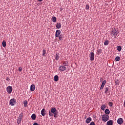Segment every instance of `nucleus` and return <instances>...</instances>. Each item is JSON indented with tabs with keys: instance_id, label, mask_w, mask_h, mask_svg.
I'll list each match as a JSON object with an SVG mask.
<instances>
[{
	"instance_id": "nucleus-34",
	"label": "nucleus",
	"mask_w": 125,
	"mask_h": 125,
	"mask_svg": "<svg viewBox=\"0 0 125 125\" xmlns=\"http://www.w3.org/2000/svg\"><path fill=\"white\" fill-rule=\"evenodd\" d=\"M59 39L60 41H62V39H63V37L62 36V35L59 36Z\"/></svg>"
},
{
	"instance_id": "nucleus-22",
	"label": "nucleus",
	"mask_w": 125,
	"mask_h": 125,
	"mask_svg": "<svg viewBox=\"0 0 125 125\" xmlns=\"http://www.w3.org/2000/svg\"><path fill=\"white\" fill-rule=\"evenodd\" d=\"M2 44V46H3V47H5V46H6V42H5V41H3Z\"/></svg>"
},
{
	"instance_id": "nucleus-35",
	"label": "nucleus",
	"mask_w": 125,
	"mask_h": 125,
	"mask_svg": "<svg viewBox=\"0 0 125 125\" xmlns=\"http://www.w3.org/2000/svg\"><path fill=\"white\" fill-rule=\"evenodd\" d=\"M85 9L88 10L89 9V5L88 4L86 5Z\"/></svg>"
},
{
	"instance_id": "nucleus-24",
	"label": "nucleus",
	"mask_w": 125,
	"mask_h": 125,
	"mask_svg": "<svg viewBox=\"0 0 125 125\" xmlns=\"http://www.w3.org/2000/svg\"><path fill=\"white\" fill-rule=\"evenodd\" d=\"M119 84H120V81H119V80H116L115 85H119Z\"/></svg>"
},
{
	"instance_id": "nucleus-39",
	"label": "nucleus",
	"mask_w": 125,
	"mask_h": 125,
	"mask_svg": "<svg viewBox=\"0 0 125 125\" xmlns=\"http://www.w3.org/2000/svg\"><path fill=\"white\" fill-rule=\"evenodd\" d=\"M38 1H42L43 0H38Z\"/></svg>"
},
{
	"instance_id": "nucleus-25",
	"label": "nucleus",
	"mask_w": 125,
	"mask_h": 125,
	"mask_svg": "<svg viewBox=\"0 0 125 125\" xmlns=\"http://www.w3.org/2000/svg\"><path fill=\"white\" fill-rule=\"evenodd\" d=\"M23 104H24V107H27L28 105V102L27 101H25L23 103Z\"/></svg>"
},
{
	"instance_id": "nucleus-33",
	"label": "nucleus",
	"mask_w": 125,
	"mask_h": 125,
	"mask_svg": "<svg viewBox=\"0 0 125 125\" xmlns=\"http://www.w3.org/2000/svg\"><path fill=\"white\" fill-rule=\"evenodd\" d=\"M108 105L110 107H113V103L111 102H109L108 103Z\"/></svg>"
},
{
	"instance_id": "nucleus-11",
	"label": "nucleus",
	"mask_w": 125,
	"mask_h": 125,
	"mask_svg": "<svg viewBox=\"0 0 125 125\" xmlns=\"http://www.w3.org/2000/svg\"><path fill=\"white\" fill-rule=\"evenodd\" d=\"M35 89H36V86H35L34 84H32L30 86V91H34Z\"/></svg>"
},
{
	"instance_id": "nucleus-38",
	"label": "nucleus",
	"mask_w": 125,
	"mask_h": 125,
	"mask_svg": "<svg viewBox=\"0 0 125 125\" xmlns=\"http://www.w3.org/2000/svg\"><path fill=\"white\" fill-rule=\"evenodd\" d=\"M100 81L101 82H102V81H103V78H101L100 79Z\"/></svg>"
},
{
	"instance_id": "nucleus-19",
	"label": "nucleus",
	"mask_w": 125,
	"mask_h": 125,
	"mask_svg": "<svg viewBox=\"0 0 125 125\" xmlns=\"http://www.w3.org/2000/svg\"><path fill=\"white\" fill-rule=\"evenodd\" d=\"M21 121H22V119H21V118H18V119H17V124L18 125H20V124H21Z\"/></svg>"
},
{
	"instance_id": "nucleus-7",
	"label": "nucleus",
	"mask_w": 125,
	"mask_h": 125,
	"mask_svg": "<svg viewBox=\"0 0 125 125\" xmlns=\"http://www.w3.org/2000/svg\"><path fill=\"white\" fill-rule=\"evenodd\" d=\"M60 34H61V31L60 30H57L55 34L56 38H58L60 36Z\"/></svg>"
},
{
	"instance_id": "nucleus-18",
	"label": "nucleus",
	"mask_w": 125,
	"mask_h": 125,
	"mask_svg": "<svg viewBox=\"0 0 125 125\" xmlns=\"http://www.w3.org/2000/svg\"><path fill=\"white\" fill-rule=\"evenodd\" d=\"M56 27L57 29H60V28H61V24L60 23H57Z\"/></svg>"
},
{
	"instance_id": "nucleus-37",
	"label": "nucleus",
	"mask_w": 125,
	"mask_h": 125,
	"mask_svg": "<svg viewBox=\"0 0 125 125\" xmlns=\"http://www.w3.org/2000/svg\"><path fill=\"white\" fill-rule=\"evenodd\" d=\"M89 125H95V123L94 122H91Z\"/></svg>"
},
{
	"instance_id": "nucleus-14",
	"label": "nucleus",
	"mask_w": 125,
	"mask_h": 125,
	"mask_svg": "<svg viewBox=\"0 0 125 125\" xmlns=\"http://www.w3.org/2000/svg\"><path fill=\"white\" fill-rule=\"evenodd\" d=\"M54 80L55 82H58V81L59 80V77L58 75H55L54 77Z\"/></svg>"
},
{
	"instance_id": "nucleus-17",
	"label": "nucleus",
	"mask_w": 125,
	"mask_h": 125,
	"mask_svg": "<svg viewBox=\"0 0 125 125\" xmlns=\"http://www.w3.org/2000/svg\"><path fill=\"white\" fill-rule=\"evenodd\" d=\"M101 110H103V111H104L105 110V109H106V105L105 104H103L101 106Z\"/></svg>"
},
{
	"instance_id": "nucleus-9",
	"label": "nucleus",
	"mask_w": 125,
	"mask_h": 125,
	"mask_svg": "<svg viewBox=\"0 0 125 125\" xmlns=\"http://www.w3.org/2000/svg\"><path fill=\"white\" fill-rule=\"evenodd\" d=\"M106 82L105 80H104V81H103L102 85L100 87L101 90L103 89V88H104V86L105 84H106Z\"/></svg>"
},
{
	"instance_id": "nucleus-5",
	"label": "nucleus",
	"mask_w": 125,
	"mask_h": 125,
	"mask_svg": "<svg viewBox=\"0 0 125 125\" xmlns=\"http://www.w3.org/2000/svg\"><path fill=\"white\" fill-rule=\"evenodd\" d=\"M9 103L11 106H14L15 105V104L16 103V100L15 99H11L10 100Z\"/></svg>"
},
{
	"instance_id": "nucleus-16",
	"label": "nucleus",
	"mask_w": 125,
	"mask_h": 125,
	"mask_svg": "<svg viewBox=\"0 0 125 125\" xmlns=\"http://www.w3.org/2000/svg\"><path fill=\"white\" fill-rule=\"evenodd\" d=\"M104 113L105 115H110V110H109V109H106L105 110Z\"/></svg>"
},
{
	"instance_id": "nucleus-28",
	"label": "nucleus",
	"mask_w": 125,
	"mask_h": 125,
	"mask_svg": "<svg viewBox=\"0 0 125 125\" xmlns=\"http://www.w3.org/2000/svg\"><path fill=\"white\" fill-rule=\"evenodd\" d=\"M55 59L56 60H58L59 59V54H56Z\"/></svg>"
},
{
	"instance_id": "nucleus-36",
	"label": "nucleus",
	"mask_w": 125,
	"mask_h": 125,
	"mask_svg": "<svg viewBox=\"0 0 125 125\" xmlns=\"http://www.w3.org/2000/svg\"><path fill=\"white\" fill-rule=\"evenodd\" d=\"M22 69L21 67H20L19 68V72H22Z\"/></svg>"
},
{
	"instance_id": "nucleus-4",
	"label": "nucleus",
	"mask_w": 125,
	"mask_h": 125,
	"mask_svg": "<svg viewBox=\"0 0 125 125\" xmlns=\"http://www.w3.org/2000/svg\"><path fill=\"white\" fill-rule=\"evenodd\" d=\"M12 90H13V89L12 88V87L11 86H8L6 88V91L9 94H10L11 92H12Z\"/></svg>"
},
{
	"instance_id": "nucleus-31",
	"label": "nucleus",
	"mask_w": 125,
	"mask_h": 125,
	"mask_svg": "<svg viewBox=\"0 0 125 125\" xmlns=\"http://www.w3.org/2000/svg\"><path fill=\"white\" fill-rule=\"evenodd\" d=\"M52 21H53L54 22H56V17H53L52 18Z\"/></svg>"
},
{
	"instance_id": "nucleus-15",
	"label": "nucleus",
	"mask_w": 125,
	"mask_h": 125,
	"mask_svg": "<svg viewBox=\"0 0 125 125\" xmlns=\"http://www.w3.org/2000/svg\"><path fill=\"white\" fill-rule=\"evenodd\" d=\"M106 125H113V120H110L107 121Z\"/></svg>"
},
{
	"instance_id": "nucleus-10",
	"label": "nucleus",
	"mask_w": 125,
	"mask_h": 125,
	"mask_svg": "<svg viewBox=\"0 0 125 125\" xmlns=\"http://www.w3.org/2000/svg\"><path fill=\"white\" fill-rule=\"evenodd\" d=\"M45 109L43 108L42 111H41V115H42V116H43V117H44V116H45V115L46 114V113H45Z\"/></svg>"
},
{
	"instance_id": "nucleus-21",
	"label": "nucleus",
	"mask_w": 125,
	"mask_h": 125,
	"mask_svg": "<svg viewBox=\"0 0 125 125\" xmlns=\"http://www.w3.org/2000/svg\"><path fill=\"white\" fill-rule=\"evenodd\" d=\"M23 116H24L23 113L20 114L19 116V119H21L22 120V119H23Z\"/></svg>"
},
{
	"instance_id": "nucleus-12",
	"label": "nucleus",
	"mask_w": 125,
	"mask_h": 125,
	"mask_svg": "<svg viewBox=\"0 0 125 125\" xmlns=\"http://www.w3.org/2000/svg\"><path fill=\"white\" fill-rule=\"evenodd\" d=\"M123 118H119L117 120V123L118 125H122V124H123Z\"/></svg>"
},
{
	"instance_id": "nucleus-6",
	"label": "nucleus",
	"mask_w": 125,
	"mask_h": 125,
	"mask_svg": "<svg viewBox=\"0 0 125 125\" xmlns=\"http://www.w3.org/2000/svg\"><path fill=\"white\" fill-rule=\"evenodd\" d=\"M89 57H90V60L91 61H93V60H94V53L91 52L89 55Z\"/></svg>"
},
{
	"instance_id": "nucleus-3",
	"label": "nucleus",
	"mask_w": 125,
	"mask_h": 125,
	"mask_svg": "<svg viewBox=\"0 0 125 125\" xmlns=\"http://www.w3.org/2000/svg\"><path fill=\"white\" fill-rule=\"evenodd\" d=\"M117 36H118V31L116 30H113L111 32V36L116 38Z\"/></svg>"
},
{
	"instance_id": "nucleus-26",
	"label": "nucleus",
	"mask_w": 125,
	"mask_h": 125,
	"mask_svg": "<svg viewBox=\"0 0 125 125\" xmlns=\"http://www.w3.org/2000/svg\"><path fill=\"white\" fill-rule=\"evenodd\" d=\"M117 49L118 51H121L122 50V47L121 46H118L117 47Z\"/></svg>"
},
{
	"instance_id": "nucleus-20",
	"label": "nucleus",
	"mask_w": 125,
	"mask_h": 125,
	"mask_svg": "<svg viewBox=\"0 0 125 125\" xmlns=\"http://www.w3.org/2000/svg\"><path fill=\"white\" fill-rule=\"evenodd\" d=\"M37 118V116H36V114H33L31 116V118L32 120H36V118Z\"/></svg>"
},
{
	"instance_id": "nucleus-23",
	"label": "nucleus",
	"mask_w": 125,
	"mask_h": 125,
	"mask_svg": "<svg viewBox=\"0 0 125 125\" xmlns=\"http://www.w3.org/2000/svg\"><path fill=\"white\" fill-rule=\"evenodd\" d=\"M46 53V51L45 50L43 49L42 51V56H45Z\"/></svg>"
},
{
	"instance_id": "nucleus-29",
	"label": "nucleus",
	"mask_w": 125,
	"mask_h": 125,
	"mask_svg": "<svg viewBox=\"0 0 125 125\" xmlns=\"http://www.w3.org/2000/svg\"><path fill=\"white\" fill-rule=\"evenodd\" d=\"M104 44L105 45H108V44H109V41L108 40L105 41L104 42Z\"/></svg>"
},
{
	"instance_id": "nucleus-1",
	"label": "nucleus",
	"mask_w": 125,
	"mask_h": 125,
	"mask_svg": "<svg viewBox=\"0 0 125 125\" xmlns=\"http://www.w3.org/2000/svg\"><path fill=\"white\" fill-rule=\"evenodd\" d=\"M54 115V118H57L58 116V111L56 110V108L55 107H52L51 109V111H49V115L50 117H52Z\"/></svg>"
},
{
	"instance_id": "nucleus-32",
	"label": "nucleus",
	"mask_w": 125,
	"mask_h": 125,
	"mask_svg": "<svg viewBox=\"0 0 125 125\" xmlns=\"http://www.w3.org/2000/svg\"><path fill=\"white\" fill-rule=\"evenodd\" d=\"M108 90H109V87H105L104 93H107V92H108Z\"/></svg>"
},
{
	"instance_id": "nucleus-13",
	"label": "nucleus",
	"mask_w": 125,
	"mask_h": 125,
	"mask_svg": "<svg viewBox=\"0 0 125 125\" xmlns=\"http://www.w3.org/2000/svg\"><path fill=\"white\" fill-rule=\"evenodd\" d=\"M92 121V119L90 117L88 118L86 120H85V123L86 124H89L90 123V121Z\"/></svg>"
},
{
	"instance_id": "nucleus-30",
	"label": "nucleus",
	"mask_w": 125,
	"mask_h": 125,
	"mask_svg": "<svg viewBox=\"0 0 125 125\" xmlns=\"http://www.w3.org/2000/svg\"><path fill=\"white\" fill-rule=\"evenodd\" d=\"M62 64L64 66H68V62H63Z\"/></svg>"
},
{
	"instance_id": "nucleus-8",
	"label": "nucleus",
	"mask_w": 125,
	"mask_h": 125,
	"mask_svg": "<svg viewBox=\"0 0 125 125\" xmlns=\"http://www.w3.org/2000/svg\"><path fill=\"white\" fill-rule=\"evenodd\" d=\"M59 70L60 71V72H64L66 70V67L64 66H60Z\"/></svg>"
},
{
	"instance_id": "nucleus-40",
	"label": "nucleus",
	"mask_w": 125,
	"mask_h": 125,
	"mask_svg": "<svg viewBox=\"0 0 125 125\" xmlns=\"http://www.w3.org/2000/svg\"><path fill=\"white\" fill-rule=\"evenodd\" d=\"M124 105L125 106V102L124 103Z\"/></svg>"
},
{
	"instance_id": "nucleus-27",
	"label": "nucleus",
	"mask_w": 125,
	"mask_h": 125,
	"mask_svg": "<svg viewBox=\"0 0 125 125\" xmlns=\"http://www.w3.org/2000/svg\"><path fill=\"white\" fill-rule=\"evenodd\" d=\"M120 60H121V58H120V57L117 56L115 58L116 61H120Z\"/></svg>"
},
{
	"instance_id": "nucleus-2",
	"label": "nucleus",
	"mask_w": 125,
	"mask_h": 125,
	"mask_svg": "<svg viewBox=\"0 0 125 125\" xmlns=\"http://www.w3.org/2000/svg\"><path fill=\"white\" fill-rule=\"evenodd\" d=\"M109 116L106 114H103L102 115V122H104L106 123L107 121H109Z\"/></svg>"
}]
</instances>
